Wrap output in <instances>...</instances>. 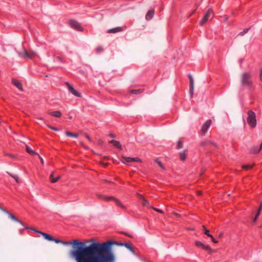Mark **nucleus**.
Wrapping results in <instances>:
<instances>
[{
	"label": "nucleus",
	"instance_id": "7",
	"mask_svg": "<svg viewBox=\"0 0 262 262\" xmlns=\"http://www.w3.org/2000/svg\"><path fill=\"white\" fill-rule=\"evenodd\" d=\"M66 84L67 85L69 91L73 95L78 97H81L82 96L78 92H77L72 85H71L69 82H66Z\"/></svg>",
	"mask_w": 262,
	"mask_h": 262
},
{
	"label": "nucleus",
	"instance_id": "53",
	"mask_svg": "<svg viewBox=\"0 0 262 262\" xmlns=\"http://www.w3.org/2000/svg\"><path fill=\"white\" fill-rule=\"evenodd\" d=\"M104 166H106L107 165V163H103Z\"/></svg>",
	"mask_w": 262,
	"mask_h": 262
},
{
	"label": "nucleus",
	"instance_id": "55",
	"mask_svg": "<svg viewBox=\"0 0 262 262\" xmlns=\"http://www.w3.org/2000/svg\"><path fill=\"white\" fill-rule=\"evenodd\" d=\"M102 140H100L99 141V143L100 144H101V143H102Z\"/></svg>",
	"mask_w": 262,
	"mask_h": 262
},
{
	"label": "nucleus",
	"instance_id": "31",
	"mask_svg": "<svg viewBox=\"0 0 262 262\" xmlns=\"http://www.w3.org/2000/svg\"><path fill=\"white\" fill-rule=\"evenodd\" d=\"M203 228L204 230L205 234H206L209 237H212V235L209 234V230L206 229L204 226H203Z\"/></svg>",
	"mask_w": 262,
	"mask_h": 262
},
{
	"label": "nucleus",
	"instance_id": "39",
	"mask_svg": "<svg viewBox=\"0 0 262 262\" xmlns=\"http://www.w3.org/2000/svg\"><path fill=\"white\" fill-rule=\"evenodd\" d=\"M102 50H103L102 48L101 47H98L97 49V52L98 53L102 52Z\"/></svg>",
	"mask_w": 262,
	"mask_h": 262
},
{
	"label": "nucleus",
	"instance_id": "38",
	"mask_svg": "<svg viewBox=\"0 0 262 262\" xmlns=\"http://www.w3.org/2000/svg\"><path fill=\"white\" fill-rule=\"evenodd\" d=\"M48 127L50 128H51V129L52 130H55V131H58V129L57 128H55V127H52L51 126H50V125H48Z\"/></svg>",
	"mask_w": 262,
	"mask_h": 262
},
{
	"label": "nucleus",
	"instance_id": "30",
	"mask_svg": "<svg viewBox=\"0 0 262 262\" xmlns=\"http://www.w3.org/2000/svg\"><path fill=\"white\" fill-rule=\"evenodd\" d=\"M253 165H243L242 166V168L245 169V170H248L250 168H251L252 167H253Z\"/></svg>",
	"mask_w": 262,
	"mask_h": 262
},
{
	"label": "nucleus",
	"instance_id": "42",
	"mask_svg": "<svg viewBox=\"0 0 262 262\" xmlns=\"http://www.w3.org/2000/svg\"><path fill=\"white\" fill-rule=\"evenodd\" d=\"M137 195L140 198V199L141 200V201L143 200V199H144V198L142 194L140 193H138Z\"/></svg>",
	"mask_w": 262,
	"mask_h": 262
},
{
	"label": "nucleus",
	"instance_id": "25",
	"mask_svg": "<svg viewBox=\"0 0 262 262\" xmlns=\"http://www.w3.org/2000/svg\"><path fill=\"white\" fill-rule=\"evenodd\" d=\"M50 114L55 117H60L61 115V113L59 111H54L50 113Z\"/></svg>",
	"mask_w": 262,
	"mask_h": 262
},
{
	"label": "nucleus",
	"instance_id": "19",
	"mask_svg": "<svg viewBox=\"0 0 262 262\" xmlns=\"http://www.w3.org/2000/svg\"><path fill=\"white\" fill-rule=\"evenodd\" d=\"M144 91V89H137V90H130L129 92L130 94H134V95H138L141 93H142Z\"/></svg>",
	"mask_w": 262,
	"mask_h": 262
},
{
	"label": "nucleus",
	"instance_id": "21",
	"mask_svg": "<svg viewBox=\"0 0 262 262\" xmlns=\"http://www.w3.org/2000/svg\"><path fill=\"white\" fill-rule=\"evenodd\" d=\"M26 151L31 155H38V154L33 150L28 145H26Z\"/></svg>",
	"mask_w": 262,
	"mask_h": 262
},
{
	"label": "nucleus",
	"instance_id": "12",
	"mask_svg": "<svg viewBox=\"0 0 262 262\" xmlns=\"http://www.w3.org/2000/svg\"><path fill=\"white\" fill-rule=\"evenodd\" d=\"M18 55L24 58H28V52L25 49H23L22 50L18 51Z\"/></svg>",
	"mask_w": 262,
	"mask_h": 262
},
{
	"label": "nucleus",
	"instance_id": "37",
	"mask_svg": "<svg viewBox=\"0 0 262 262\" xmlns=\"http://www.w3.org/2000/svg\"><path fill=\"white\" fill-rule=\"evenodd\" d=\"M5 155L7 156H9L13 159H15L16 158V157L13 155H12V154H7V153H5Z\"/></svg>",
	"mask_w": 262,
	"mask_h": 262
},
{
	"label": "nucleus",
	"instance_id": "6",
	"mask_svg": "<svg viewBox=\"0 0 262 262\" xmlns=\"http://www.w3.org/2000/svg\"><path fill=\"white\" fill-rule=\"evenodd\" d=\"M212 123V121L210 119L207 120L202 125L201 128V133L203 135H205L207 133L208 129Z\"/></svg>",
	"mask_w": 262,
	"mask_h": 262
},
{
	"label": "nucleus",
	"instance_id": "4",
	"mask_svg": "<svg viewBox=\"0 0 262 262\" xmlns=\"http://www.w3.org/2000/svg\"><path fill=\"white\" fill-rule=\"evenodd\" d=\"M97 196L100 199L106 200L107 201H108L110 200H114L118 206L120 207L121 208H122L123 209H126L125 206L124 205H123L122 204V203L117 198H115L112 196H107L100 194H97Z\"/></svg>",
	"mask_w": 262,
	"mask_h": 262
},
{
	"label": "nucleus",
	"instance_id": "20",
	"mask_svg": "<svg viewBox=\"0 0 262 262\" xmlns=\"http://www.w3.org/2000/svg\"><path fill=\"white\" fill-rule=\"evenodd\" d=\"M181 160L184 161L186 158V150H184L179 153Z\"/></svg>",
	"mask_w": 262,
	"mask_h": 262
},
{
	"label": "nucleus",
	"instance_id": "23",
	"mask_svg": "<svg viewBox=\"0 0 262 262\" xmlns=\"http://www.w3.org/2000/svg\"><path fill=\"white\" fill-rule=\"evenodd\" d=\"M141 203L143 206L147 207L148 208H152V207L150 205V204H149V202H148V201L146 200L145 198L143 199Z\"/></svg>",
	"mask_w": 262,
	"mask_h": 262
},
{
	"label": "nucleus",
	"instance_id": "1",
	"mask_svg": "<svg viewBox=\"0 0 262 262\" xmlns=\"http://www.w3.org/2000/svg\"><path fill=\"white\" fill-rule=\"evenodd\" d=\"M35 232L41 234L48 241L72 246L74 249L70 251L69 254L76 262H108L111 260V254L108 251L110 242L100 244L95 238H91L86 242H81L78 239L63 242L54 238L47 233L37 230Z\"/></svg>",
	"mask_w": 262,
	"mask_h": 262
},
{
	"label": "nucleus",
	"instance_id": "49",
	"mask_svg": "<svg viewBox=\"0 0 262 262\" xmlns=\"http://www.w3.org/2000/svg\"><path fill=\"white\" fill-rule=\"evenodd\" d=\"M110 136L111 137H112V138H114V137H115L114 135L113 134H110Z\"/></svg>",
	"mask_w": 262,
	"mask_h": 262
},
{
	"label": "nucleus",
	"instance_id": "28",
	"mask_svg": "<svg viewBox=\"0 0 262 262\" xmlns=\"http://www.w3.org/2000/svg\"><path fill=\"white\" fill-rule=\"evenodd\" d=\"M36 56V53L35 52L32 51L28 52V58L31 59L33 57H35Z\"/></svg>",
	"mask_w": 262,
	"mask_h": 262
},
{
	"label": "nucleus",
	"instance_id": "34",
	"mask_svg": "<svg viewBox=\"0 0 262 262\" xmlns=\"http://www.w3.org/2000/svg\"><path fill=\"white\" fill-rule=\"evenodd\" d=\"M133 161L140 162H141V160L139 158H132V162Z\"/></svg>",
	"mask_w": 262,
	"mask_h": 262
},
{
	"label": "nucleus",
	"instance_id": "45",
	"mask_svg": "<svg viewBox=\"0 0 262 262\" xmlns=\"http://www.w3.org/2000/svg\"><path fill=\"white\" fill-rule=\"evenodd\" d=\"M207 145L208 144H213L214 146H216L215 144L214 143H213L211 141H207Z\"/></svg>",
	"mask_w": 262,
	"mask_h": 262
},
{
	"label": "nucleus",
	"instance_id": "33",
	"mask_svg": "<svg viewBox=\"0 0 262 262\" xmlns=\"http://www.w3.org/2000/svg\"><path fill=\"white\" fill-rule=\"evenodd\" d=\"M249 30V29H245L242 32H241L239 33V35L243 36L245 34L247 33L248 31Z\"/></svg>",
	"mask_w": 262,
	"mask_h": 262
},
{
	"label": "nucleus",
	"instance_id": "15",
	"mask_svg": "<svg viewBox=\"0 0 262 262\" xmlns=\"http://www.w3.org/2000/svg\"><path fill=\"white\" fill-rule=\"evenodd\" d=\"M54 172H52L50 176V180L52 183H56L60 178V176L54 177Z\"/></svg>",
	"mask_w": 262,
	"mask_h": 262
},
{
	"label": "nucleus",
	"instance_id": "18",
	"mask_svg": "<svg viewBox=\"0 0 262 262\" xmlns=\"http://www.w3.org/2000/svg\"><path fill=\"white\" fill-rule=\"evenodd\" d=\"M110 143H112V144H113V145L117 147V148H118L120 149H122V145H121L120 142L119 141H118L113 140H111L110 142Z\"/></svg>",
	"mask_w": 262,
	"mask_h": 262
},
{
	"label": "nucleus",
	"instance_id": "16",
	"mask_svg": "<svg viewBox=\"0 0 262 262\" xmlns=\"http://www.w3.org/2000/svg\"><path fill=\"white\" fill-rule=\"evenodd\" d=\"M0 209L3 210V211L5 212L6 213H7L8 214V216L9 217L12 219V220L15 221V222H17L18 223H19V224H22V223L19 221L18 219H17L13 215L9 213L8 212L4 210V209H3V208L0 206Z\"/></svg>",
	"mask_w": 262,
	"mask_h": 262
},
{
	"label": "nucleus",
	"instance_id": "17",
	"mask_svg": "<svg viewBox=\"0 0 262 262\" xmlns=\"http://www.w3.org/2000/svg\"><path fill=\"white\" fill-rule=\"evenodd\" d=\"M154 15V10H151L147 12L145 15V18L146 20H149L152 18Z\"/></svg>",
	"mask_w": 262,
	"mask_h": 262
},
{
	"label": "nucleus",
	"instance_id": "35",
	"mask_svg": "<svg viewBox=\"0 0 262 262\" xmlns=\"http://www.w3.org/2000/svg\"><path fill=\"white\" fill-rule=\"evenodd\" d=\"M155 162L159 165V166L162 168H163L164 169V167L162 165V163H161L160 161H159L158 160H155Z\"/></svg>",
	"mask_w": 262,
	"mask_h": 262
},
{
	"label": "nucleus",
	"instance_id": "47",
	"mask_svg": "<svg viewBox=\"0 0 262 262\" xmlns=\"http://www.w3.org/2000/svg\"><path fill=\"white\" fill-rule=\"evenodd\" d=\"M202 191H197V193H198V195H201V194H202Z\"/></svg>",
	"mask_w": 262,
	"mask_h": 262
},
{
	"label": "nucleus",
	"instance_id": "50",
	"mask_svg": "<svg viewBox=\"0 0 262 262\" xmlns=\"http://www.w3.org/2000/svg\"><path fill=\"white\" fill-rule=\"evenodd\" d=\"M173 214H174V215H176V216H180V215H179V214L177 213H174Z\"/></svg>",
	"mask_w": 262,
	"mask_h": 262
},
{
	"label": "nucleus",
	"instance_id": "27",
	"mask_svg": "<svg viewBox=\"0 0 262 262\" xmlns=\"http://www.w3.org/2000/svg\"><path fill=\"white\" fill-rule=\"evenodd\" d=\"M259 151H260L259 149L258 148V147L256 146L252 147L250 150L251 152L253 153V154H257V153L259 152Z\"/></svg>",
	"mask_w": 262,
	"mask_h": 262
},
{
	"label": "nucleus",
	"instance_id": "10",
	"mask_svg": "<svg viewBox=\"0 0 262 262\" xmlns=\"http://www.w3.org/2000/svg\"><path fill=\"white\" fill-rule=\"evenodd\" d=\"M195 244L198 247H201L203 249L206 250L209 252L211 251V248L209 246L205 245L204 244L200 241H195Z\"/></svg>",
	"mask_w": 262,
	"mask_h": 262
},
{
	"label": "nucleus",
	"instance_id": "56",
	"mask_svg": "<svg viewBox=\"0 0 262 262\" xmlns=\"http://www.w3.org/2000/svg\"><path fill=\"white\" fill-rule=\"evenodd\" d=\"M228 19V17H226V18H225V20H227Z\"/></svg>",
	"mask_w": 262,
	"mask_h": 262
},
{
	"label": "nucleus",
	"instance_id": "57",
	"mask_svg": "<svg viewBox=\"0 0 262 262\" xmlns=\"http://www.w3.org/2000/svg\"><path fill=\"white\" fill-rule=\"evenodd\" d=\"M80 144L83 145V143L82 142H80Z\"/></svg>",
	"mask_w": 262,
	"mask_h": 262
},
{
	"label": "nucleus",
	"instance_id": "43",
	"mask_svg": "<svg viewBox=\"0 0 262 262\" xmlns=\"http://www.w3.org/2000/svg\"><path fill=\"white\" fill-rule=\"evenodd\" d=\"M206 145H207V141H203V142H202L201 143V146H205Z\"/></svg>",
	"mask_w": 262,
	"mask_h": 262
},
{
	"label": "nucleus",
	"instance_id": "51",
	"mask_svg": "<svg viewBox=\"0 0 262 262\" xmlns=\"http://www.w3.org/2000/svg\"><path fill=\"white\" fill-rule=\"evenodd\" d=\"M104 159L105 160H108L109 159V158L108 157H104Z\"/></svg>",
	"mask_w": 262,
	"mask_h": 262
},
{
	"label": "nucleus",
	"instance_id": "36",
	"mask_svg": "<svg viewBox=\"0 0 262 262\" xmlns=\"http://www.w3.org/2000/svg\"><path fill=\"white\" fill-rule=\"evenodd\" d=\"M152 208L155 211H156L157 212H159L160 213H163V211L162 210L159 209L155 208V207H152Z\"/></svg>",
	"mask_w": 262,
	"mask_h": 262
},
{
	"label": "nucleus",
	"instance_id": "13",
	"mask_svg": "<svg viewBox=\"0 0 262 262\" xmlns=\"http://www.w3.org/2000/svg\"><path fill=\"white\" fill-rule=\"evenodd\" d=\"M123 30L122 27H118L113 29H109L107 31V33H116L117 32H121Z\"/></svg>",
	"mask_w": 262,
	"mask_h": 262
},
{
	"label": "nucleus",
	"instance_id": "46",
	"mask_svg": "<svg viewBox=\"0 0 262 262\" xmlns=\"http://www.w3.org/2000/svg\"><path fill=\"white\" fill-rule=\"evenodd\" d=\"M38 156L39 159H40V161H41V163L43 164V159L39 155Z\"/></svg>",
	"mask_w": 262,
	"mask_h": 262
},
{
	"label": "nucleus",
	"instance_id": "52",
	"mask_svg": "<svg viewBox=\"0 0 262 262\" xmlns=\"http://www.w3.org/2000/svg\"><path fill=\"white\" fill-rule=\"evenodd\" d=\"M223 233H220L219 235V237H221L223 236Z\"/></svg>",
	"mask_w": 262,
	"mask_h": 262
},
{
	"label": "nucleus",
	"instance_id": "2",
	"mask_svg": "<svg viewBox=\"0 0 262 262\" xmlns=\"http://www.w3.org/2000/svg\"><path fill=\"white\" fill-rule=\"evenodd\" d=\"M100 244H103V243H107V242H110L111 243V245L110 246V249H109V253L111 254V260L108 262H116V255L115 254V253H114L113 251V249H112V246L113 245H120V246H124L126 248H127V249H128L130 251H133V249L130 246V245L128 244V243H125V244H122V243H118V242H114V241H106L105 242H103V243H100L99 242H98Z\"/></svg>",
	"mask_w": 262,
	"mask_h": 262
},
{
	"label": "nucleus",
	"instance_id": "58",
	"mask_svg": "<svg viewBox=\"0 0 262 262\" xmlns=\"http://www.w3.org/2000/svg\"><path fill=\"white\" fill-rule=\"evenodd\" d=\"M122 162L123 163H125L124 161H123V160H121Z\"/></svg>",
	"mask_w": 262,
	"mask_h": 262
},
{
	"label": "nucleus",
	"instance_id": "32",
	"mask_svg": "<svg viewBox=\"0 0 262 262\" xmlns=\"http://www.w3.org/2000/svg\"><path fill=\"white\" fill-rule=\"evenodd\" d=\"M122 159L125 160L126 162H132V158L122 156Z\"/></svg>",
	"mask_w": 262,
	"mask_h": 262
},
{
	"label": "nucleus",
	"instance_id": "11",
	"mask_svg": "<svg viewBox=\"0 0 262 262\" xmlns=\"http://www.w3.org/2000/svg\"><path fill=\"white\" fill-rule=\"evenodd\" d=\"M189 81H190V88H189V94L190 98H192L193 94V90H194V82L193 78L191 76H189Z\"/></svg>",
	"mask_w": 262,
	"mask_h": 262
},
{
	"label": "nucleus",
	"instance_id": "54",
	"mask_svg": "<svg viewBox=\"0 0 262 262\" xmlns=\"http://www.w3.org/2000/svg\"><path fill=\"white\" fill-rule=\"evenodd\" d=\"M204 170H202V171L201 172V173H200V175H202L203 173H204Z\"/></svg>",
	"mask_w": 262,
	"mask_h": 262
},
{
	"label": "nucleus",
	"instance_id": "40",
	"mask_svg": "<svg viewBox=\"0 0 262 262\" xmlns=\"http://www.w3.org/2000/svg\"><path fill=\"white\" fill-rule=\"evenodd\" d=\"M260 80L262 81V68L260 69V75H259Z\"/></svg>",
	"mask_w": 262,
	"mask_h": 262
},
{
	"label": "nucleus",
	"instance_id": "14",
	"mask_svg": "<svg viewBox=\"0 0 262 262\" xmlns=\"http://www.w3.org/2000/svg\"><path fill=\"white\" fill-rule=\"evenodd\" d=\"M12 83L19 90L21 91H23V89L22 87V85L20 82H19L18 80L13 79L12 80Z\"/></svg>",
	"mask_w": 262,
	"mask_h": 262
},
{
	"label": "nucleus",
	"instance_id": "24",
	"mask_svg": "<svg viewBox=\"0 0 262 262\" xmlns=\"http://www.w3.org/2000/svg\"><path fill=\"white\" fill-rule=\"evenodd\" d=\"M7 173L9 176H10L11 177H12L17 183H19L20 182V180L17 175L8 172H7Z\"/></svg>",
	"mask_w": 262,
	"mask_h": 262
},
{
	"label": "nucleus",
	"instance_id": "29",
	"mask_svg": "<svg viewBox=\"0 0 262 262\" xmlns=\"http://www.w3.org/2000/svg\"><path fill=\"white\" fill-rule=\"evenodd\" d=\"M183 145V142L181 140H179L177 143V149H180L182 148Z\"/></svg>",
	"mask_w": 262,
	"mask_h": 262
},
{
	"label": "nucleus",
	"instance_id": "48",
	"mask_svg": "<svg viewBox=\"0 0 262 262\" xmlns=\"http://www.w3.org/2000/svg\"><path fill=\"white\" fill-rule=\"evenodd\" d=\"M259 149L260 150L262 149V142H261V143L260 145V147H259Z\"/></svg>",
	"mask_w": 262,
	"mask_h": 262
},
{
	"label": "nucleus",
	"instance_id": "3",
	"mask_svg": "<svg viewBox=\"0 0 262 262\" xmlns=\"http://www.w3.org/2000/svg\"><path fill=\"white\" fill-rule=\"evenodd\" d=\"M251 74L250 73L245 72L241 75V84L244 86H247L251 87L252 86V82L250 81Z\"/></svg>",
	"mask_w": 262,
	"mask_h": 262
},
{
	"label": "nucleus",
	"instance_id": "26",
	"mask_svg": "<svg viewBox=\"0 0 262 262\" xmlns=\"http://www.w3.org/2000/svg\"><path fill=\"white\" fill-rule=\"evenodd\" d=\"M66 135L67 136L74 137V138H77L79 136L78 134H74V133H71L69 132H67L66 133Z\"/></svg>",
	"mask_w": 262,
	"mask_h": 262
},
{
	"label": "nucleus",
	"instance_id": "22",
	"mask_svg": "<svg viewBox=\"0 0 262 262\" xmlns=\"http://www.w3.org/2000/svg\"><path fill=\"white\" fill-rule=\"evenodd\" d=\"M261 209H262V203H260V205H259V209H258V211L257 212V213L256 214L255 217L253 219V222L255 223L256 221L257 217H258V216L259 215V214L260 213V211H261Z\"/></svg>",
	"mask_w": 262,
	"mask_h": 262
},
{
	"label": "nucleus",
	"instance_id": "5",
	"mask_svg": "<svg viewBox=\"0 0 262 262\" xmlns=\"http://www.w3.org/2000/svg\"><path fill=\"white\" fill-rule=\"evenodd\" d=\"M248 116L247 119V122L252 128H254L256 125L255 114L252 111H249L248 112Z\"/></svg>",
	"mask_w": 262,
	"mask_h": 262
},
{
	"label": "nucleus",
	"instance_id": "9",
	"mask_svg": "<svg viewBox=\"0 0 262 262\" xmlns=\"http://www.w3.org/2000/svg\"><path fill=\"white\" fill-rule=\"evenodd\" d=\"M212 13V11L211 9H210L208 10L204 17L200 21L201 25H203L205 23H206L209 20V18L211 17Z\"/></svg>",
	"mask_w": 262,
	"mask_h": 262
},
{
	"label": "nucleus",
	"instance_id": "41",
	"mask_svg": "<svg viewBox=\"0 0 262 262\" xmlns=\"http://www.w3.org/2000/svg\"><path fill=\"white\" fill-rule=\"evenodd\" d=\"M84 136L89 140V141H92L91 138L90 137V136L88 134H85Z\"/></svg>",
	"mask_w": 262,
	"mask_h": 262
},
{
	"label": "nucleus",
	"instance_id": "8",
	"mask_svg": "<svg viewBox=\"0 0 262 262\" xmlns=\"http://www.w3.org/2000/svg\"><path fill=\"white\" fill-rule=\"evenodd\" d=\"M69 24L70 26L75 29H76L79 31H81L82 30V27H81L79 23L75 20H71L69 21Z\"/></svg>",
	"mask_w": 262,
	"mask_h": 262
},
{
	"label": "nucleus",
	"instance_id": "44",
	"mask_svg": "<svg viewBox=\"0 0 262 262\" xmlns=\"http://www.w3.org/2000/svg\"><path fill=\"white\" fill-rule=\"evenodd\" d=\"M212 239V241L213 243H218V241H216L215 238H214V237L212 236V237H210Z\"/></svg>",
	"mask_w": 262,
	"mask_h": 262
}]
</instances>
